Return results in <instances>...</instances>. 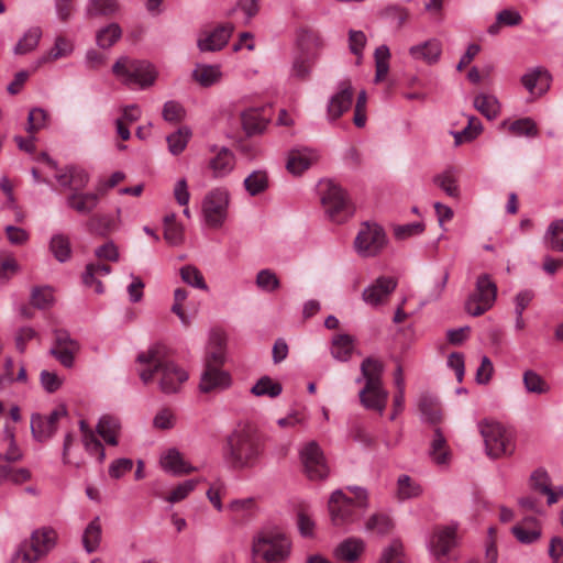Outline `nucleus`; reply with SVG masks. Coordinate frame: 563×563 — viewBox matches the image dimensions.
Listing matches in <instances>:
<instances>
[{"label":"nucleus","mask_w":563,"mask_h":563,"mask_svg":"<svg viewBox=\"0 0 563 563\" xmlns=\"http://www.w3.org/2000/svg\"><path fill=\"white\" fill-rule=\"evenodd\" d=\"M396 287V278L380 276L363 290L362 298L367 305L376 307L384 303Z\"/></svg>","instance_id":"nucleus-17"},{"label":"nucleus","mask_w":563,"mask_h":563,"mask_svg":"<svg viewBox=\"0 0 563 563\" xmlns=\"http://www.w3.org/2000/svg\"><path fill=\"white\" fill-rule=\"evenodd\" d=\"M234 27L231 23L217 26L210 33L199 36L197 45L201 52H217L222 49L229 42Z\"/></svg>","instance_id":"nucleus-20"},{"label":"nucleus","mask_w":563,"mask_h":563,"mask_svg":"<svg viewBox=\"0 0 563 563\" xmlns=\"http://www.w3.org/2000/svg\"><path fill=\"white\" fill-rule=\"evenodd\" d=\"M190 130L188 128H180L175 133L167 136L169 152L174 155L180 154L187 146L190 139Z\"/></svg>","instance_id":"nucleus-54"},{"label":"nucleus","mask_w":563,"mask_h":563,"mask_svg":"<svg viewBox=\"0 0 563 563\" xmlns=\"http://www.w3.org/2000/svg\"><path fill=\"white\" fill-rule=\"evenodd\" d=\"M229 509L240 517H249L251 516L255 508L256 501L254 498H243V499H234L229 504Z\"/></svg>","instance_id":"nucleus-64"},{"label":"nucleus","mask_w":563,"mask_h":563,"mask_svg":"<svg viewBox=\"0 0 563 563\" xmlns=\"http://www.w3.org/2000/svg\"><path fill=\"white\" fill-rule=\"evenodd\" d=\"M112 73L119 77L124 85H137L141 88L152 86L156 79V71L151 63L131 59L126 56L120 57L114 63Z\"/></svg>","instance_id":"nucleus-6"},{"label":"nucleus","mask_w":563,"mask_h":563,"mask_svg":"<svg viewBox=\"0 0 563 563\" xmlns=\"http://www.w3.org/2000/svg\"><path fill=\"white\" fill-rule=\"evenodd\" d=\"M550 80L551 75L547 69L542 67H536L521 77L522 85L531 93L534 92L538 82H540L539 93H543L544 91H547V89L550 86Z\"/></svg>","instance_id":"nucleus-35"},{"label":"nucleus","mask_w":563,"mask_h":563,"mask_svg":"<svg viewBox=\"0 0 563 563\" xmlns=\"http://www.w3.org/2000/svg\"><path fill=\"white\" fill-rule=\"evenodd\" d=\"M66 416L67 409L64 405L57 406L47 416L37 412L33 413L31 416L30 424L34 440L38 442H46L52 439L58 429L59 420Z\"/></svg>","instance_id":"nucleus-13"},{"label":"nucleus","mask_w":563,"mask_h":563,"mask_svg":"<svg viewBox=\"0 0 563 563\" xmlns=\"http://www.w3.org/2000/svg\"><path fill=\"white\" fill-rule=\"evenodd\" d=\"M442 53V45L435 38L428 40L421 44L409 48V54L413 59L422 60L427 64H434L439 60Z\"/></svg>","instance_id":"nucleus-28"},{"label":"nucleus","mask_w":563,"mask_h":563,"mask_svg":"<svg viewBox=\"0 0 563 563\" xmlns=\"http://www.w3.org/2000/svg\"><path fill=\"white\" fill-rule=\"evenodd\" d=\"M264 444L250 424H239L225 440L223 459L234 470L251 468L258 464Z\"/></svg>","instance_id":"nucleus-2"},{"label":"nucleus","mask_w":563,"mask_h":563,"mask_svg":"<svg viewBox=\"0 0 563 563\" xmlns=\"http://www.w3.org/2000/svg\"><path fill=\"white\" fill-rule=\"evenodd\" d=\"M136 362L148 365L140 372V378L144 384L152 382L154 375H159V389L164 394L179 391L181 385L188 379L187 372L168 358L167 347L163 344H154L147 351L141 352Z\"/></svg>","instance_id":"nucleus-1"},{"label":"nucleus","mask_w":563,"mask_h":563,"mask_svg":"<svg viewBox=\"0 0 563 563\" xmlns=\"http://www.w3.org/2000/svg\"><path fill=\"white\" fill-rule=\"evenodd\" d=\"M365 527L368 531L387 534L394 528V523L387 515L376 514L368 518Z\"/></svg>","instance_id":"nucleus-58"},{"label":"nucleus","mask_w":563,"mask_h":563,"mask_svg":"<svg viewBox=\"0 0 563 563\" xmlns=\"http://www.w3.org/2000/svg\"><path fill=\"white\" fill-rule=\"evenodd\" d=\"M417 406L423 421L431 424L441 422L442 410L438 397L430 393H421L418 397Z\"/></svg>","instance_id":"nucleus-25"},{"label":"nucleus","mask_w":563,"mask_h":563,"mask_svg":"<svg viewBox=\"0 0 563 563\" xmlns=\"http://www.w3.org/2000/svg\"><path fill=\"white\" fill-rule=\"evenodd\" d=\"M100 539L101 526L99 523V518H96L88 525L84 532L82 542L87 552H93L98 548Z\"/></svg>","instance_id":"nucleus-53"},{"label":"nucleus","mask_w":563,"mask_h":563,"mask_svg":"<svg viewBox=\"0 0 563 563\" xmlns=\"http://www.w3.org/2000/svg\"><path fill=\"white\" fill-rule=\"evenodd\" d=\"M402 543L399 540H393L391 543L383 550L379 563H402Z\"/></svg>","instance_id":"nucleus-62"},{"label":"nucleus","mask_w":563,"mask_h":563,"mask_svg":"<svg viewBox=\"0 0 563 563\" xmlns=\"http://www.w3.org/2000/svg\"><path fill=\"white\" fill-rule=\"evenodd\" d=\"M48 114L42 108H34L30 111L27 117V126L26 131L31 134L40 131L45 128L47 122Z\"/></svg>","instance_id":"nucleus-60"},{"label":"nucleus","mask_w":563,"mask_h":563,"mask_svg":"<svg viewBox=\"0 0 563 563\" xmlns=\"http://www.w3.org/2000/svg\"><path fill=\"white\" fill-rule=\"evenodd\" d=\"M364 550V541L360 538L351 537L338 544L333 551V555L339 561L354 563L360 559Z\"/></svg>","instance_id":"nucleus-26"},{"label":"nucleus","mask_w":563,"mask_h":563,"mask_svg":"<svg viewBox=\"0 0 563 563\" xmlns=\"http://www.w3.org/2000/svg\"><path fill=\"white\" fill-rule=\"evenodd\" d=\"M497 296V286L488 274L477 277L475 289L465 301V310L473 317H478L488 311Z\"/></svg>","instance_id":"nucleus-9"},{"label":"nucleus","mask_w":563,"mask_h":563,"mask_svg":"<svg viewBox=\"0 0 563 563\" xmlns=\"http://www.w3.org/2000/svg\"><path fill=\"white\" fill-rule=\"evenodd\" d=\"M229 192L216 188L208 192L202 201V213L206 223L211 228H220L228 213Z\"/></svg>","instance_id":"nucleus-12"},{"label":"nucleus","mask_w":563,"mask_h":563,"mask_svg":"<svg viewBox=\"0 0 563 563\" xmlns=\"http://www.w3.org/2000/svg\"><path fill=\"white\" fill-rule=\"evenodd\" d=\"M362 379H365L367 388H375L377 385H383L382 375L384 373V364L375 357H366L361 363ZM357 383L361 378H357Z\"/></svg>","instance_id":"nucleus-29"},{"label":"nucleus","mask_w":563,"mask_h":563,"mask_svg":"<svg viewBox=\"0 0 563 563\" xmlns=\"http://www.w3.org/2000/svg\"><path fill=\"white\" fill-rule=\"evenodd\" d=\"M360 401L366 409L376 410L379 413H383L387 399H388V391L384 389L383 385H377L375 388H367V386H364L360 390Z\"/></svg>","instance_id":"nucleus-27"},{"label":"nucleus","mask_w":563,"mask_h":563,"mask_svg":"<svg viewBox=\"0 0 563 563\" xmlns=\"http://www.w3.org/2000/svg\"><path fill=\"white\" fill-rule=\"evenodd\" d=\"M111 219L104 214H90V218L87 222L88 230L91 233L104 236L110 229Z\"/></svg>","instance_id":"nucleus-61"},{"label":"nucleus","mask_w":563,"mask_h":563,"mask_svg":"<svg viewBox=\"0 0 563 563\" xmlns=\"http://www.w3.org/2000/svg\"><path fill=\"white\" fill-rule=\"evenodd\" d=\"M283 391V386L278 382H274L269 376L261 377L251 388V393L256 397L276 398Z\"/></svg>","instance_id":"nucleus-42"},{"label":"nucleus","mask_w":563,"mask_h":563,"mask_svg":"<svg viewBox=\"0 0 563 563\" xmlns=\"http://www.w3.org/2000/svg\"><path fill=\"white\" fill-rule=\"evenodd\" d=\"M329 512L331 521L336 527H343L356 521L360 517L357 509L352 497H347L341 489L334 490L329 499Z\"/></svg>","instance_id":"nucleus-11"},{"label":"nucleus","mask_w":563,"mask_h":563,"mask_svg":"<svg viewBox=\"0 0 563 563\" xmlns=\"http://www.w3.org/2000/svg\"><path fill=\"white\" fill-rule=\"evenodd\" d=\"M483 130L482 122L476 117H470L467 126L462 131L454 132V141L456 145L462 144L463 142H470L476 139Z\"/></svg>","instance_id":"nucleus-51"},{"label":"nucleus","mask_w":563,"mask_h":563,"mask_svg":"<svg viewBox=\"0 0 563 563\" xmlns=\"http://www.w3.org/2000/svg\"><path fill=\"white\" fill-rule=\"evenodd\" d=\"M511 531L518 541L526 544L533 543L541 537V528L532 517L526 518L522 525L512 527Z\"/></svg>","instance_id":"nucleus-33"},{"label":"nucleus","mask_w":563,"mask_h":563,"mask_svg":"<svg viewBox=\"0 0 563 563\" xmlns=\"http://www.w3.org/2000/svg\"><path fill=\"white\" fill-rule=\"evenodd\" d=\"M164 239L172 245H178L183 242V228L176 222L175 214H168L164 218Z\"/></svg>","instance_id":"nucleus-50"},{"label":"nucleus","mask_w":563,"mask_h":563,"mask_svg":"<svg viewBox=\"0 0 563 563\" xmlns=\"http://www.w3.org/2000/svg\"><path fill=\"white\" fill-rule=\"evenodd\" d=\"M420 485L413 483L408 475H400L398 478V494L400 498H412L421 494Z\"/></svg>","instance_id":"nucleus-63"},{"label":"nucleus","mask_w":563,"mask_h":563,"mask_svg":"<svg viewBox=\"0 0 563 563\" xmlns=\"http://www.w3.org/2000/svg\"><path fill=\"white\" fill-rule=\"evenodd\" d=\"M478 428L485 442L487 455L499 459L512 453V437L500 423L483 420L478 423Z\"/></svg>","instance_id":"nucleus-7"},{"label":"nucleus","mask_w":563,"mask_h":563,"mask_svg":"<svg viewBox=\"0 0 563 563\" xmlns=\"http://www.w3.org/2000/svg\"><path fill=\"white\" fill-rule=\"evenodd\" d=\"M53 333L54 343L49 350V354L64 367L71 368L75 364V357L80 351V344L73 339L66 330L55 329Z\"/></svg>","instance_id":"nucleus-14"},{"label":"nucleus","mask_w":563,"mask_h":563,"mask_svg":"<svg viewBox=\"0 0 563 563\" xmlns=\"http://www.w3.org/2000/svg\"><path fill=\"white\" fill-rule=\"evenodd\" d=\"M42 37V30L38 26L29 29L13 48L14 54H26L37 46Z\"/></svg>","instance_id":"nucleus-43"},{"label":"nucleus","mask_w":563,"mask_h":563,"mask_svg":"<svg viewBox=\"0 0 563 563\" xmlns=\"http://www.w3.org/2000/svg\"><path fill=\"white\" fill-rule=\"evenodd\" d=\"M543 242L548 250L563 252V219L552 221L549 224Z\"/></svg>","instance_id":"nucleus-38"},{"label":"nucleus","mask_w":563,"mask_h":563,"mask_svg":"<svg viewBox=\"0 0 563 563\" xmlns=\"http://www.w3.org/2000/svg\"><path fill=\"white\" fill-rule=\"evenodd\" d=\"M319 158L314 150L302 147L291 150L288 154L286 168L292 175H301Z\"/></svg>","instance_id":"nucleus-23"},{"label":"nucleus","mask_w":563,"mask_h":563,"mask_svg":"<svg viewBox=\"0 0 563 563\" xmlns=\"http://www.w3.org/2000/svg\"><path fill=\"white\" fill-rule=\"evenodd\" d=\"M180 276H181V279L186 284H188L192 287H196V288H199L202 290L208 289V286L205 282V278H203L201 272L196 266H192V265L183 266L180 268Z\"/></svg>","instance_id":"nucleus-55"},{"label":"nucleus","mask_w":563,"mask_h":563,"mask_svg":"<svg viewBox=\"0 0 563 563\" xmlns=\"http://www.w3.org/2000/svg\"><path fill=\"white\" fill-rule=\"evenodd\" d=\"M456 530L457 527L455 525L435 528L430 547L432 554L438 560L446 556L456 545Z\"/></svg>","instance_id":"nucleus-19"},{"label":"nucleus","mask_w":563,"mask_h":563,"mask_svg":"<svg viewBox=\"0 0 563 563\" xmlns=\"http://www.w3.org/2000/svg\"><path fill=\"white\" fill-rule=\"evenodd\" d=\"M102 197L103 190L97 188L95 191L73 190L66 196L65 203L79 216H90L98 208Z\"/></svg>","instance_id":"nucleus-16"},{"label":"nucleus","mask_w":563,"mask_h":563,"mask_svg":"<svg viewBox=\"0 0 563 563\" xmlns=\"http://www.w3.org/2000/svg\"><path fill=\"white\" fill-rule=\"evenodd\" d=\"M321 203L333 222H344L353 214V207L346 192L332 180L319 183Z\"/></svg>","instance_id":"nucleus-4"},{"label":"nucleus","mask_w":563,"mask_h":563,"mask_svg":"<svg viewBox=\"0 0 563 563\" xmlns=\"http://www.w3.org/2000/svg\"><path fill=\"white\" fill-rule=\"evenodd\" d=\"M231 377L228 372L222 371L221 367L205 366L201 374L199 389L201 393H211L222 390L230 386Z\"/></svg>","instance_id":"nucleus-21"},{"label":"nucleus","mask_w":563,"mask_h":563,"mask_svg":"<svg viewBox=\"0 0 563 563\" xmlns=\"http://www.w3.org/2000/svg\"><path fill=\"white\" fill-rule=\"evenodd\" d=\"M387 244L384 229L377 223L364 222L354 240V247L362 257L379 254Z\"/></svg>","instance_id":"nucleus-10"},{"label":"nucleus","mask_w":563,"mask_h":563,"mask_svg":"<svg viewBox=\"0 0 563 563\" xmlns=\"http://www.w3.org/2000/svg\"><path fill=\"white\" fill-rule=\"evenodd\" d=\"M235 165L233 153L222 147L219 153L210 159L209 167L213 172L214 177H223L231 173Z\"/></svg>","instance_id":"nucleus-37"},{"label":"nucleus","mask_w":563,"mask_h":563,"mask_svg":"<svg viewBox=\"0 0 563 563\" xmlns=\"http://www.w3.org/2000/svg\"><path fill=\"white\" fill-rule=\"evenodd\" d=\"M474 108L488 120H494L500 112V104L495 96L479 93L474 98Z\"/></svg>","instance_id":"nucleus-39"},{"label":"nucleus","mask_w":563,"mask_h":563,"mask_svg":"<svg viewBox=\"0 0 563 563\" xmlns=\"http://www.w3.org/2000/svg\"><path fill=\"white\" fill-rule=\"evenodd\" d=\"M56 179L62 187L73 190H82L89 184V174L77 166H67L60 173L56 174Z\"/></svg>","instance_id":"nucleus-24"},{"label":"nucleus","mask_w":563,"mask_h":563,"mask_svg":"<svg viewBox=\"0 0 563 563\" xmlns=\"http://www.w3.org/2000/svg\"><path fill=\"white\" fill-rule=\"evenodd\" d=\"M291 553V541L279 528H264L252 541L254 563H286Z\"/></svg>","instance_id":"nucleus-3"},{"label":"nucleus","mask_w":563,"mask_h":563,"mask_svg":"<svg viewBox=\"0 0 563 563\" xmlns=\"http://www.w3.org/2000/svg\"><path fill=\"white\" fill-rule=\"evenodd\" d=\"M244 188L251 196H257L268 188V176L265 170H254L244 179Z\"/></svg>","instance_id":"nucleus-44"},{"label":"nucleus","mask_w":563,"mask_h":563,"mask_svg":"<svg viewBox=\"0 0 563 563\" xmlns=\"http://www.w3.org/2000/svg\"><path fill=\"white\" fill-rule=\"evenodd\" d=\"M530 487L539 492L542 495H545L548 497L547 503L548 505H553L558 503V495L556 492H553L551 488V478L548 474V472L540 467L532 472L530 475Z\"/></svg>","instance_id":"nucleus-30"},{"label":"nucleus","mask_w":563,"mask_h":563,"mask_svg":"<svg viewBox=\"0 0 563 563\" xmlns=\"http://www.w3.org/2000/svg\"><path fill=\"white\" fill-rule=\"evenodd\" d=\"M56 540L57 533L52 528L35 530L29 540L21 542L11 562L35 563L54 548Z\"/></svg>","instance_id":"nucleus-5"},{"label":"nucleus","mask_w":563,"mask_h":563,"mask_svg":"<svg viewBox=\"0 0 563 563\" xmlns=\"http://www.w3.org/2000/svg\"><path fill=\"white\" fill-rule=\"evenodd\" d=\"M162 467L175 475L189 474L196 468L190 466L176 449H169L161 459Z\"/></svg>","instance_id":"nucleus-32"},{"label":"nucleus","mask_w":563,"mask_h":563,"mask_svg":"<svg viewBox=\"0 0 563 563\" xmlns=\"http://www.w3.org/2000/svg\"><path fill=\"white\" fill-rule=\"evenodd\" d=\"M98 434L110 445L118 444V434L121 430V423L118 418L104 415L99 419L96 427Z\"/></svg>","instance_id":"nucleus-34"},{"label":"nucleus","mask_w":563,"mask_h":563,"mask_svg":"<svg viewBox=\"0 0 563 563\" xmlns=\"http://www.w3.org/2000/svg\"><path fill=\"white\" fill-rule=\"evenodd\" d=\"M212 342L214 346L208 352L205 361V366L221 367L224 363V339L221 333H214L212 335Z\"/></svg>","instance_id":"nucleus-46"},{"label":"nucleus","mask_w":563,"mask_h":563,"mask_svg":"<svg viewBox=\"0 0 563 563\" xmlns=\"http://www.w3.org/2000/svg\"><path fill=\"white\" fill-rule=\"evenodd\" d=\"M509 131L517 136H537L538 129L534 121L530 118L516 120L509 124Z\"/></svg>","instance_id":"nucleus-59"},{"label":"nucleus","mask_w":563,"mask_h":563,"mask_svg":"<svg viewBox=\"0 0 563 563\" xmlns=\"http://www.w3.org/2000/svg\"><path fill=\"white\" fill-rule=\"evenodd\" d=\"M222 73L218 65H197L192 71L194 79L202 87H210L221 79Z\"/></svg>","instance_id":"nucleus-41"},{"label":"nucleus","mask_w":563,"mask_h":563,"mask_svg":"<svg viewBox=\"0 0 563 563\" xmlns=\"http://www.w3.org/2000/svg\"><path fill=\"white\" fill-rule=\"evenodd\" d=\"M49 250L58 262H66L70 257V241L64 234H56L51 239Z\"/></svg>","instance_id":"nucleus-49"},{"label":"nucleus","mask_w":563,"mask_h":563,"mask_svg":"<svg viewBox=\"0 0 563 563\" xmlns=\"http://www.w3.org/2000/svg\"><path fill=\"white\" fill-rule=\"evenodd\" d=\"M353 101V88L350 81L340 84V90L331 97L328 104V115L331 120L339 119L344 112L350 110Z\"/></svg>","instance_id":"nucleus-22"},{"label":"nucleus","mask_w":563,"mask_h":563,"mask_svg":"<svg viewBox=\"0 0 563 563\" xmlns=\"http://www.w3.org/2000/svg\"><path fill=\"white\" fill-rule=\"evenodd\" d=\"M430 456L437 464H445L449 461L450 449L440 428L434 429L430 445Z\"/></svg>","instance_id":"nucleus-40"},{"label":"nucleus","mask_w":563,"mask_h":563,"mask_svg":"<svg viewBox=\"0 0 563 563\" xmlns=\"http://www.w3.org/2000/svg\"><path fill=\"white\" fill-rule=\"evenodd\" d=\"M432 180L433 184L441 188L449 197L459 198L460 189L451 170L435 175Z\"/></svg>","instance_id":"nucleus-52"},{"label":"nucleus","mask_w":563,"mask_h":563,"mask_svg":"<svg viewBox=\"0 0 563 563\" xmlns=\"http://www.w3.org/2000/svg\"><path fill=\"white\" fill-rule=\"evenodd\" d=\"M300 53L296 56L291 74L294 77L306 80L318 58V52L322 47L320 36L313 32H303L299 37Z\"/></svg>","instance_id":"nucleus-8"},{"label":"nucleus","mask_w":563,"mask_h":563,"mask_svg":"<svg viewBox=\"0 0 563 563\" xmlns=\"http://www.w3.org/2000/svg\"><path fill=\"white\" fill-rule=\"evenodd\" d=\"M122 36V30L118 23H111L98 31L96 40L101 48L111 47Z\"/></svg>","instance_id":"nucleus-47"},{"label":"nucleus","mask_w":563,"mask_h":563,"mask_svg":"<svg viewBox=\"0 0 563 563\" xmlns=\"http://www.w3.org/2000/svg\"><path fill=\"white\" fill-rule=\"evenodd\" d=\"M353 350V338L349 334H339L332 340L331 354L339 361H347Z\"/></svg>","instance_id":"nucleus-45"},{"label":"nucleus","mask_w":563,"mask_h":563,"mask_svg":"<svg viewBox=\"0 0 563 563\" xmlns=\"http://www.w3.org/2000/svg\"><path fill=\"white\" fill-rule=\"evenodd\" d=\"M52 289L47 286L34 287L31 292V303L37 309H47L53 305Z\"/></svg>","instance_id":"nucleus-57"},{"label":"nucleus","mask_w":563,"mask_h":563,"mask_svg":"<svg viewBox=\"0 0 563 563\" xmlns=\"http://www.w3.org/2000/svg\"><path fill=\"white\" fill-rule=\"evenodd\" d=\"M305 472L310 479H323L328 476L329 468L319 444L309 442L300 452Z\"/></svg>","instance_id":"nucleus-15"},{"label":"nucleus","mask_w":563,"mask_h":563,"mask_svg":"<svg viewBox=\"0 0 563 563\" xmlns=\"http://www.w3.org/2000/svg\"><path fill=\"white\" fill-rule=\"evenodd\" d=\"M523 385L528 393L547 394L550 391V385L537 372L528 369L523 373Z\"/></svg>","instance_id":"nucleus-48"},{"label":"nucleus","mask_w":563,"mask_h":563,"mask_svg":"<svg viewBox=\"0 0 563 563\" xmlns=\"http://www.w3.org/2000/svg\"><path fill=\"white\" fill-rule=\"evenodd\" d=\"M271 120V108H250L241 113V123L247 136L262 134Z\"/></svg>","instance_id":"nucleus-18"},{"label":"nucleus","mask_w":563,"mask_h":563,"mask_svg":"<svg viewBox=\"0 0 563 563\" xmlns=\"http://www.w3.org/2000/svg\"><path fill=\"white\" fill-rule=\"evenodd\" d=\"M112 269L108 264L89 263L87 264L85 272L82 274V282L86 286H95V291L97 294H102L104 291V288L102 283L97 279V276L109 275Z\"/></svg>","instance_id":"nucleus-36"},{"label":"nucleus","mask_w":563,"mask_h":563,"mask_svg":"<svg viewBox=\"0 0 563 563\" xmlns=\"http://www.w3.org/2000/svg\"><path fill=\"white\" fill-rule=\"evenodd\" d=\"M255 283L260 289L267 292L275 291L280 286L277 275L268 268L262 269L257 273Z\"/></svg>","instance_id":"nucleus-56"},{"label":"nucleus","mask_w":563,"mask_h":563,"mask_svg":"<svg viewBox=\"0 0 563 563\" xmlns=\"http://www.w3.org/2000/svg\"><path fill=\"white\" fill-rule=\"evenodd\" d=\"M120 9L118 0H88L85 7L87 19L111 18Z\"/></svg>","instance_id":"nucleus-31"}]
</instances>
